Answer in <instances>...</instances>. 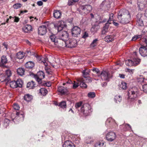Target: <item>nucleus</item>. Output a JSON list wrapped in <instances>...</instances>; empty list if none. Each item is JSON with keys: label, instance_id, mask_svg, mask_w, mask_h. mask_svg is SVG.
Masks as SVG:
<instances>
[{"label": "nucleus", "instance_id": "nucleus-15", "mask_svg": "<svg viewBox=\"0 0 147 147\" xmlns=\"http://www.w3.org/2000/svg\"><path fill=\"white\" fill-rule=\"evenodd\" d=\"M116 137L115 133L113 132H109L106 136V138L107 140L110 142L113 141L115 139Z\"/></svg>", "mask_w": 147, "mask_h": 147}, {"label": "nucleus", "instance_id": "nucleus-13", "mask_svg": "<svg viewBox=\"0 0 147 147\" xmlns=\"http://www.w3.org/2000/svg\"><path fill=\"white\" fill-rule=\"evenodd\" d=\"M137 21L136 25L140 27L143 26L144 25L143 22V17L142 15L141 14H138L137 16Z\"/></svg>", "mask_w": 147, "mask_h": 147}, {"label": "nucleus", "instance_id": "nucleus-41", "mask_svg": "<svg viewBox=\"0 0 147 147\" xmlns=\"http://www.w3.org/2000/svg\"><path fill=\"white\" fill-rule=\"evenodd\" d=\"M89 70H84L83 71L82 73L83 77L85 78L87 77L89 75Z\"/></svg>", "mask_w": 147, "mask_h": 147}, {"label": "nucleus", "instance_id": "nucleus-58", "mask_svg": "<svg viewBox=\"0 0 147 147\" xmlns=\"http://www.w3.org/2000/svg\"><path fill=\"white\" fill-rule=\"evenodd\" d=\"M37 5L39 6H41L43 4V3L41 1H39L37 2Z\"/></svg>", "mask_w": 147, "mask_h": 147}, {"label": "nucleus", "instance_id": "nucleus-49", "mask_svg": "<svg viewBox=\"0 0 147 147\" xmlns=\"http://www.w3.org/2000/svg\"><path fill=\"white\" fill-rule=\"evenodd\" d=\"M142 36L141 35H136L133 37L131 40L135 41L137 40V39L139 38H140Z\"/></svg>", "mask_w": 147, "mask_h": 147}, {"label": "nucleus", "instance_id": "nucleus-16", "mask_svg": "<svg viewBox=\"0 0 147 147\" xmlns=\"http://www.w3.org/2000/svg\"><path fill=\"white\" fill-rule=\"evenodd\" d=\"M47 27L46 25H42L40 26L38 28V32L40 35L45 34L47 31Z\"/></svg>", "mask_w": 147, "mask_h": 147}, {"label": "nucleus", "instance_id": "nucleus-31", "mask_svg": "<svg viewBox=\"0 0 147 147\" xmlns=\"http://www.w3.org/2000/svg\"><path fill=\"white\" fill-rule=\"evenodd\" d=\"M34 85V82L32 80L27 83L26 87L27 88H29L30 89H32L35 87Z\"/></svg>", "mask_w": 147, "mask_h": 147}, {"label": "nucleus", "instance_id": "nucleus-11", "mask_svg": "<svg viewBox=\"0 0 147 147\" xmlns=\"http://www.w3.org/2000/svg\"><path fill=\"white\" fill-rule=\"evenodd\" d=\"M142 85V90L143 92L147 94V80L145 78L140 79L139 81Z\"/></svg>", "mask_w": 147, "mask_h": 147}, {"label": "nucleus", "instance_id": "nucleus-8", "mask_svg": "<svg viewBox=\"0 0 147 147\" xmlns=\"http://www.w3.org/2000/svg\"><path fill=\"white\" fill-rule=\"evenodd\" d=\"M9 83L10 86L12 88H15L19 87H21L22 86V82L20 79L16 81H13L10 82L9 79V82H8L7 83Z\"/></svg>", "mask_w": 147, "mask_h": 147}, {"label": "nucleus", "instance_id": "nucleus-64", "mask_svg": "<svg viewBox=\"0 0 147 147\" xmlns=\"http://www.w3.org/2000/svg\"><path fill=\"white\" fill-rule=\"evenodd\" d=\"M3 45L4 46V47L6 49V50H7V45L6 43H4L3 44Z\"/></svg>", "mask_w": 147, "mask_h": 147}, {"label": "nucleus", "instance_id": "nucleus-6", "mask_svg": "<svg viewBox=\"0 0 147 147\" xmlns=\"http://www.w3.org/2000/svg\"><path fill=\"white\" fill-rule=\"evenodd\" d=\"M78 83L74 81V83L73 84V88L75 89L78 87L80 84V86L83 88H86L87 87V85L85 83V80L83 78L79 79L78 80Z\"/></svg>", "mask_w": 147, "mask_h": 147}, {"label": "nucleus", "instance_id": "nucleus-25", "mask_svg": "<svg viewBox=\"0 0 147 147\" xmlns=\"http://www.w3.org/2000/svg\"><path fill=\"white\" fill-rule=\"evenodd\" d=\"M141 62V59L137 58H134L132 60L133 66H136L140 64Z\"/></svg>", "mask_w": 147, "mask_h": 147}, {"label": "nucleus", "instance_id": "nucleus-40", "mask_svg": "<svg viewBox=\"0 0 147 147\" xmlns=\"http://www.w3.org/2000/svg\"><path fill=\"white\" fill-rule=\"evenodd\" d=\"M9 122L10 121L9 119H5L4 121L3 126L6 128L9 126Z\"/></svg>", "mask_w": 147, "mask_h": 147}, {"label": "nucleus", "instance_id": "nucleus-18", "mask_svg": "<svg viewBox=\"0 0 147 147\" xmlns=\"http://www.w3.org/2000/svg\"><path fill=\"white\" fill-rule=\"evenodd\" d=\"M139 52L142 56L144 57L147 56V48L146 46H142L140 48Z\"/></svg>", "mask_w": 147, "mask_h": 147}, {"label": "nucleus", "instance_id": "nucleus-37", "mask_svg": "<svg viewBox=\"0 0 147 147\" xmlns=\"http://www.w3.org/2000/svg\"><path fill=\"white\" fill-rule=\"evenodd\" d=\"M114 100L116 102L120 103L122 100L121 97L120 96L117 95L115 96Z\"/></svg>", "mask_w": 147, "mask_h": 147}, {"label": "nucleus", "instance_id": "nucleus-19", "mask_svg": "<svg viewBox=\"0 0 147 147\" xmlns=\"http://www.w3.org/2000/svg\"><path fill=\"white\" fill-rule=\"evenodd\" d=\"M58 90L59 92L62 94H67L68 92V90L67 88L62 86L58 87Z\"/></svg>", "mask_w": 147, "mask_h": 147}, {"label": "nucleus", "instance_id": "nucleus-12", "mask_svg": "<svg viewBox=\"0 0 147 147\" xmlns=\"http://www.w3.org/2000/svg\"><path fill=\"white\" fill-rule=\"evenodd\" d=\"M36 80L39 83H41L42 80L45 77V74L44 72L42 71H38L36 75Z\"/></svg>", "mask_w": 147, "mask_h": 147}, {"label": "nucleus", "instance_id": "nucleus-46", "mask_svg": "<svg viewBox=\"0 0 147 147\" xmlns=\"http://www.w3.org/2000/svg\"><path fill=\"white\" fill-rule=\"evenodd\" d=\"M95 93L94 92H90L88 93V96L90 98H93L95 96Z\"/></svg>", "mask_w": 147, "mask_h": 147}, {"label": "nucleus", "instance_id": "nucleus-62", "mask_svg": "<svg viewBox=\"0 0 147 147\" xmlns=\"http://www.w3.org/2000/svg\"><path fill=\"white\" fill-rule=\"evenodd\" d=\"M127 126L129 127L128 128V130H130L131 129V126L129 124H126L125 125V127H126Z\"/></svg>", "mask_w": 147, "mask_h": 147}, {"label": "nucleus", "instance_id": "nucleus-52", "mask_svg": "<svg viewBox=\"0 0 147 147\" xmlns=\"http://www.w3.org/2000/svg\"><path fill=\"white\" fill-rule=\"evenodd\" d=\"M79 0H69L68 5H71L73 2H75L78 1Z\"/></svg>", "mask_w": 147, "mask_h": 147}, {"label": "nucleus", "instance_id": "nucleus-42", "mask_svg": "<svg viewBox=\"0 0 147 147\" xmlns=\"http://www.w3.org/2000/svg\"><path fill=\"white\" fill-rule=\"evenodd\" d=\"M59 106L63 109L66 108V102L65 101H62L61 102Z\"/></svg>", "mask_w": 147, "mask_h": 147}, {"label": "nucleus", "instance_id": "nucleus-10", "mask_svg": "<svg viewBox=\"0 0 147 147\" xmlns=\"http://www.w3.org/2000/svg\"><path fill=\"white\" fill-rule=\"evenodd\" d=\"M77 45L76 40L74 39L69 40L67 41V47L70 48L75 47Z\"/></svg>", "mask_w": 147, "mask_h": 147}, {"label": "nucleus", "instance_id": "nucleus-59", "mask_svg": "<svg viewBox=\"0 0 147 147\" xmlns=\"http://www.w3.org/2000/svg\"><path fill=\"white\" fill-rule=\"evenodd\" d=\"M143 41L145 43L144 45L146 44V46H147V37L146 38H145L144 39H143Z\"/></svg>", "mask_w": 147, "mask_h": 147}, {"label": "nucleus", "instance_id": "nucleus-47", "mask_svg": "<svg viewBox=\"0 0 147 147\" xmlns=\"http://www.w3.org/2000/svg\"><path fill=\"white\" fill-rule=\"evenodd\" d=\"M22 5L20 3H16L13 5V7L14 9H17L21 7Z\"/></svg>", "mask_w": 147, "mask_h": 147}, {"label": "nucleus", "instance_id": "nucleus-2", "mask_svg": "<svg viewBox=\"0 0 147 147\" xmlns=\"http://www.w3.org/2000/svg\"><path fill=\"white\" fill-rule=\"evenodd\" d=\"M118 18L119 22L123 24L129 23L131 20L129 13L127 10H120L118 14Z\"/></svg>", "mask_w": 147, "mask_h": 147}, {"label": "nucleus", "instance_id": "nucleus-43", "mask_svg": "<svg viewBox=\"0 0 147 147\" xmlns=\"http://www.w3.org/2000/svg\"><path fill=\"white\" fill-rule=\"evenodd\" d=\"M125 64L129 66H132L133 65V63H132V60L128 59L125 61Z\"/></svg>", "mask_w": 147, "mask_h": 147}, {"label": "nucleus", "instance_id": "nucleus-61", "mask_svg": "<svg viewBox=\"0 0 147 147\" xmlns=\"http://www.w3.org/2000/svg\"><path fill=\"white\" fill-rule=\"evenodd\" d=\"M119 77L121 78H125V75L123 74H119Z\"/></svg>", "mask_w": 147, "mask_h": 147}, {"label": "nucleus", "instance_id": "nucleus-5", "mask_svg": "<svg viewBox=\"0 0 147 147\" xmlns=\"http://www.w3.org/2000/svg\"><path fill=\"white\" fill-rule=\"evenodd\" d=\"M11 117L12 120L16 124H17L20 121H23L24 119L23 114L19 112H17L16 115L12 114Z\"/></svg>", "mask_w": 147, "mask_h": 147}, {"label": "nucleus", "instance_id": "nucleus-32", "mask_svg": "<svg viewBox=\"0 0 147 147\" xmlns=\"http://www.w3.org/2000/svg\"><path fill=\"white\" fill-rule=\"evenodd\" d=\"M40 92L41 94L43 96L46 95L48 92L47 89L44 88H41L40 89Z\"/></svg>", "mask_w": 147, "mask_h": 147}, {"label": "nucleus", "instance_id": "nucleus-26", "mask_svg": "<svg viewBox=\"0 0 147 147\" xmlns=\"http://www.w3.org/2000/svg\"><path fill=\"white\" fill-rule=\"evenodd\" d=\"M9 79H8L6 76L4 74L0 75V81H1V82L7 81V83H8V82H9Z\"/></svg>", "mask_w": 147, "mask_h": 147}, {"label": "nucleus", "instance_id": "nucleus-21", "mask_svg": "<svg viewBox=\"0 0 147 147\" xmlns=\"http://www.w3.org/2000/svg\"><path fill=\"white\" fill-rule=\"evenodd\" d=\"M110 20L107 21V22L105 24V26L103 28L102 31V34H105L108 31V28L109 26V24L111 23L110 22Z\"/></svg>", "mask_w": 147, "mask_h": 147}, {"label": "nucleus", "instance_id": "nucleus-53", "mask_svg": "<svg viewBox=\"0 0 147 147\" xmlns=\"http://www.w3.org/2000/svg\"><path fill=\"white\" fill-rule=\"evenodd\" d=\"M113 121V120L112 118H109L106 120L105 123L106 125H108V123H110L111 121Z\"/></svg>", "mask_w": 147, "mask_h": 147}, {"label": "nucleus", "instance_id": "nucleus-54", "mask_svg": "<svg viewBox=\"0 0 147 147\" xmlns=\"http://www.w3.org/2000/svg\"><path fill=\"white\" fill-rule=\"evenodd\" d=\"M82 103L81 102L77 103L76 104L75 106L76 109H78L82 105Z\"/></svg>", "mask_w": 147, "mask_h": 147}, {"label": "nucleus", "instance_id": "nucleus-27", "mask_svg": "<svg viewBox=\"0 0 147 147\" xmlns=\"http://www.w3.org/2000/svg\"><path fill=\"white\" fill-rule=\"evenodd\" d=\"M114 37L113 35H108L106 36L105 38V40L106 42H110L114 40Z\"/></svg>", "mask_w": 147, "mask_h": 147}, {"label": "nucleus", "instance_id": "nucleus-50", "mask_svg": "<svg viewBox=\"0 0 147 147\" xmlns=\"http://www.w3.org/2000/svg\"><path fill=\"white\" fill-rule=\"evenodd\" d=\"M121 87L123 89H125L127 88V84L125 82H123L121 83Z\"/></svg>", "mask_w": 147, "mask_h": 147}, {"label": "nucleus", "instance_id": "nucleus-44", "mask_svg": "<svg viewBox=\"0 0 147 147\" xmlns=\"http://www.w3.org/2000/svg\"><path fill=\"white\" fill-rule=\"evenodd\" d=\"M45 69L46 72L48 74H51L52 72L51 69L48 66L45 67Z\"/></svg>", "mask_w": 147, "mask_h": 147}, {"label": "nucleus", "instance_id": "nucleus-60", "mask_svg": "<svg viewBox=\"0 0 147 147\" xmlns=\"http://www.w3.org/2000/svg\"><path fill=\"white\" fill-rule=\"evenodd\" d=\"M30 75L31 76L34 77V78L36 79V77H35V76H36V75L34 74L33 73L31 72H30Z\"/></svg>", "mask_w": 147, "mask_h": 147}, {"label": "nucleus", "instance_id": "nucleus-33", "mask_svg": "<svg viewBox=\"0 0 147 147\" xmlns=\"http://www.w3.org/2000/svg\"><path fill=\"white\" fill-rule=\"evenodd\" d=\"M17 71L19 75L21 76H22L24 74L25 71L24 69L19 68L17 69Z\"/></svg>", "mask_w": 147, "mask_h": 147}, {"label": "nucleus", "instance_id": "nucleus-38", "mask_svg": "<svg viewBox=\"0 0 147 147\" xmlns=\"http://www.w3.org/2000/svg\"><path fill=\"white\" fill-rule=\"evenodd\" d=\"M99 27L98 26H94L92 27L91 29V31L92 32L95 33L97 32L99 29Z\"/></svg>", "mask_w": 147, "mask_h": 147}, {"label": "nucleus", "instance_id": "nucleus-57", "mask_svg": "<svg viewBox=\"0 0 147 147\" xmlns=\"http://www.w3.org/2000/svg\"><path fill=\"white\" fill-rule=\"evenodd\" d=\"M88 33L86 32H84L83 35H82V37L84 38H85L88 36Z\"/></svg>", "mask_w": 147, "mask_h": 147}, {"label": "nucleus", "instance_id": "nucleus-34", "mask_svg": "<svg viewBox=\"0 0 147 147\" xmlns=\"http://www.w3.org/2000/svg\"><path fill=\"white\" fill-rule=\"evenodd\" d=\"M5 76H6L8 79L9 80V77L11 76L12 73L11 70L9 69H7L5 71Z\"/></svg>", "mask_w": 147, "mask_h": 147}, {"label": "nucleus", "instance_id": "nucleus-56", "mask_svg": "<svg viewBox=\"0 0 147 147\" xmlns=\"http://www.w3.org/2000/svg\"><path fill=\"white\" fill-rule=\"evenodd\" d=\"M86 79V82L87 83H90L92 82V80L91 78L89 77H87L85 78Z\"/></svg>", "mask_w": 147, "mask_h": 147}, {"label": "nucleus", "instance_id": "nucleus-4", "mask_svg": "<svg viewBox=\"0 0 147 147\" xmlns=\"http://www.w3.org/2000/svg\"><path fill=\"white\" fill-rule=\"evenodd\" d=\"M138 90L135 87L131 88L128 91L127 95L128 96L127 99L128 100L132 101L137 97L138 94Z\"/></svg>", "mask_w": 147, "mask_h": 147}, {"label": "nucleus", "instance_id": "nucleus-9", "mask_svg": "<svg viewBox=\"0 0 147 147\" xmlns=\"http://www.w3.org/2000/svg\"><path fill=\"white\" fill-rule=\"evenodd\" d=\"M92 9V7L90 5H85L82 6L80 11L81 14L85 15L88 13Z\"/></svg>", "mask_w": 147, "mask_h": 147}, {"label": "nucleus", "instance_id": "nucleus-39", "mask_svg": "<svg viewBox=\"0 0 147 147\" xmlns=\"http://www.w3.org/2000/svg\"><path fill=\"white\" fill-rule=\"evenodd\" d=\"M92 70L94 72L96 73L97 74V76L98 77H100V74L101 73L100 72V71L98 68L93 67Z\"/></svg>", "mask_w": 147, "mask_h": 147}, {"label": "nucleus", "instance_id": "nucleus-48", "mask_svg": "<svg viewBox=\"0 0 147 147\" xmlns=\"http://www.w3.org/2000/svg\"><path fill=\"white\" fill-rule=\"evenodd\" d=\"M98 41L97 39H96L94 40L91 44V46L92 47H94L96 45V42Z\"/></svg>", "mask_w": 147, "mask_h": 147}, {"label": "nucleus", "instance_id": "nucleus-24", "mask_svg": "<svg viewBox=\"0 0 147 147\" xmlns=\"http://www.w3.org/2000/svg\"><path fill=\"white\" fill-rule=\"evenodd\" d=\"M32 26L29 25H26L24 26L22 28V30L26 33H28L29 31L32 30Z\"/></svg>", "mask_w": 147, "mask_h": 147}, {"label": "nucleus", "instance_id": "nucleus-14", "mask_svg": "<svg viewBox=\"0 0 147 147\" xmlns=\"http://www.w3.org/2000/svg\"><path fill=\"white\" fill-rule=\"evenodd\" d=\"M110 74L109 72L102 71L100 74V77L102 80H107L110 77Z\"/></svg>", "mask_w": 147, "mask_h": 147}, {"label": "nucleus", "instance_id": "nucleus-17", "mask_svg": "<svg viewBox=\"0 0 147 147\" xmlns=\"http://www.w3.org/2000/svg\"><path fill=\"white\" fill-rule=\"evenodd\" d=\"M81 31L80 28L77 26L74 27L71 31L73 36H76L80 34Z\"/></svg>", "mask_w": 147, "mask_h": 147}, {"label": "nucleus", "instance_id": "nucleus-3", "mask_svg": "<svg viewBox=\"0 0 147 147\" xmlns=\"http://www.w3.org/2000/svg\"><path fill=\"white\" fill-rule=\"evenodd\" d=\"M50 38L51 40L57 47H67L66 40L56 38L55 35L54 34L50 35Z\"/></svg>", "mask_w": 147, "mask_h": 147}, {"label": "nucleus", "instance_id": "nucleus-35", "mask_svg": "<svg viewBox=\"0 0 147 147\" xmlns=\"http://www.w3.org/2000/svg\"><path fill=\"white\" fill-rule=\"evenodd\" d=\"M105 145L103 142H98L96 143L95 145V147H105Z\"/></svg>", "mask_w": 147, "mask_h": 147}, {"label": "nucleus", "instance_id": "nucleus-51", "mask_svg": "<svg viewBox=\"0 0 147 147\" xmlns=\"http://www.w3.org/2000/svg\"><path fill=\"white\" fill-rule=\"evenodd\" d=\"M13 109L15 110H19L20 108L19 105L18 104H17L16 103H15L13 104Z\"/></svg>", "mask_w": 147, "mask_h": 147}, {"label": "nucleus", "instance_id": "nucleus-1", "mask_svg": "<svg viewBox=\"0 0 147 147\" xmlns=\"http://www.w3.org/2000/svg\"><path fill=\"white\" fill-rule=\"evenodd\" d=\"M66 26L64 22L61 21L58 23L57 27L58 32L56 38L60 39L63 40H67L69 36L67 32L66 31L62 30L63 28Z\"/></svg>", "mask_w": 147, "mask_h": 147}, {"label": "nucleus", "instance_id": "nucleus-36", "mask_svg": "<svg viewBox=\"0 0 147 147\" xmlns=\"http://www.w3.org/2000/svg\"><path fill=\"white\" fill-rule=\"evenodd\" d=\"M24 56L23 53L22 52H19L16 54V57L19 59H22Z\"/></svg>", "mask_w": 147, "mask_h": 147}, {"label": "nucleus", "instance_id": "nucleus-29", "mask_svg": "<svg viewBox=\"0 0 147 147\" xmlns=\"http://www.w3.org/2000/svg\"><path fill=\"white\" fill-rule=\"evenodd\" d=\"M32 96L28 94L25 95L24 97V100L27 102H29L31 101L32 99Z\"/></svg>", "mask_w": 147, "mask_h": 147}, {"label": "nucleus", "instance_id": "nucleus-23", "mask_svg": "<svg viewBox=\"0 0 147 147\" xmlns=\"http://www.w3.org/2000/svg\"><path fill=\"white\" fill-rule=\"evenodd\" d=\"M7 62V60L6 57L4 55L1 58V61L0 62V66H3L5 65Z\"/></svg>", "mask_w": 147, "mask_h": 147}, {"label": "nucleus", "instance_id": "nucleus-63", "mask_svg": "<svg viewBox=\"0 0 147 147\" xmlns=\"http://www.w3.org/2000/svg\"><path fill=\"white\" fill-rule=\"evenodd\" d=\"M19 20V18L18 17H15L14 19V22H18Z\"/></svg>", "mask_w": 147, "mask_h": 147}, {"label": "nucleus", "instance_id": "nucleus-45", "mask_svg": "<svg viewBox=\"0 0 147 147\" xmlns=\"http://www.w3.org/2000/svg\"><path fill=\"white\" fill-rule=\"evenodd\" d=\"M35 57L36 58L38 62L40 63H42V62L43 61H42L43 58L41 57L40 56H38L37 55H36Z\"/></svg>", "mask_w": 147, "mask_h": 147}, {"label": "nucleus", "instance_id": "nucleus-22", "mask_svg": "<svg viewBox=\"0 0 147 147\" xmlns=\"http://www.w3.org/2000/svg\"><path fill=\"white\" fill-rule=\"evenodd\" d=\"M63 147H75L74 144L69 141H66L63 145Z\"/></svg>", "mask_w": 147, "mask_h": 147}, {"label": "nucleus", "instance_id": "nucleus-28", "mask_svg": "<svg viewBox=\"0 0 147 147\" xmlns=\"http://www.w3.org/2000/svg\"><path fill=\"white\" fill-rule=\"evenodd\" d=\"M34 66V63L32 61L27 62L25 64V66L27 68L31 69Z\"/></svg>", "mask_w": 147, "mask_h": 147}, {"label": "nucleus", "instance_id": "nucleus-20", "mask_svg": "<svg viewBox=\"0 0 147 147\" xmlns=\"http://www.w3.org/2000/svg\"><path fill=\"white\" fill-rule=\"evenodd\" d=\"M146 2L144 0H138L137 4L140 8H143L145 7Z\"/></svg>", "mask_w": 147, "mask_h": 147}, {"label": "nucleus", "instance_id": "nucleus-30", "mask_svg": "<svg viewBox=\"0 0 147 147\" xmlns=\"http://www.w3.org/2000/svg\"><path fill=\"white\" fill-rule=\"evenodd\" d=\"M61 16V13L59 11L55 10L53 13L54 17L57 19L60 18Z\"/></svg>", "mask_w": 147, "mask_h": 147}, {"label": "nucleus", "instance_id": "nucleus-7", "mask_svg": "<svg viewBox=\"0 0 147 147\" xmlns=\"http://www.w3.org/2000/svg\"><path fill=\"white\" fill-rule=\"evenodd\" d=\"M80 111L86 115H88L92 111L90 106L87 103L84 104L81 108Z\"/></svg>", "mask_w": 147, "mask_h": 147}, {"label": "nucleus", "instance_id": "nucleus-55", "mask_svg": "<svg viewBox=\"0 0 147 147\" xmlns=\"http://www.w3.org/2000/svg\"><path fill=\"white\" fill-rule=\"evenodd\" d=\"M41 84L42 85H43L44 86H46L48 87H49L51 86V84L50 82H47L44 83L42 82Z\"/></svg>", "mask_w": 147, "mask_h": 147}]
</instances>
